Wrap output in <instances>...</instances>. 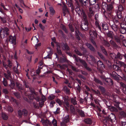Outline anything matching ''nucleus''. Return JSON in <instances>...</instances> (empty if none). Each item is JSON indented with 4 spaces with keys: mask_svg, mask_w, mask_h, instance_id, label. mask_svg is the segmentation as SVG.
<instances>
[{
    "mask_svg": "<svg viewBox=\"0 0 126 126\" xmlns=\"http://www.w3.org/2000/svg\"><path fill=\"white\" fill-rule=\"evenodd\" d=\"M88 22L87 20H86L83 23L81 24V28L82 29L84 30H87L88 29Z\"/></svg>",
    "mask_w": 126,
    "mask_h": 126,
    "instance_id": "39448f33",
    "label": "nucleus"
},
{
    "mask_svg": "<svg viewBox=\"0 0 126 126\" xmlns=\"http://www.w3.org/2000/svg\"><path fill=\"white\" fill-rule=\"evenodd\" d=\"M9 33V29L7 28H1L0 29V35L1 38H4L5 35H8Z\"/></svg>",
    "mask_w": 126,
    "mask_h": 126,
    "instance_id": "f257e3e1",
    "label": "nucleus"
},
{
    "mask_svg": "<svg viewBox=\"0 0 126 126\" xmlns=\"http://www.w3.org/2000/svg\"><path fill=\"white\" fill-rule=\"evenodd\" d=\"M49 9L50 15L53 16L55 14V11L53 7H49Z\"/></svg>",
    "mask_w": 126,
    "mask_h": 126,
    "instance_id": "2eb2a0df",
    "label": "nucleus"
},
{
    "mask_svg": "<svg viewBox=\"0 0 126 126\" xmlns=\"http://www.w3.org/2000/svg\"><path fill=\"white\" fill-rule=\"evenodd\" d=\"M108 5L105 2H103L102 3V7L104 10L107 9V8Z\"/></svg>",
    "mask_w": 126,
    "mask_h": 126,
    "instance_id": "aec40b11",
    "label": "nucleus"
},
{
    "mask_svg": "<svg viewBox=\"0 0 126 126\" xmlns=\"http://www.w3.org/2000/svg\"><path fill=\"white\" fill-rule=\"evenodd\" d=\"M41 95V99L42 101L44 102L46 100V99L45 97V96L43 95V94Z\"/></svg>",
    "mask_w": 126,
    "mask_h": 126,
    "instance_id": "338daca9",
    "label": "nucleus"
},
{
    "mask_svg": "<svg viewBox=\"0 0 126 126\" xmlns=\"http://www.w3.org/2000/svg\"><path fill=\"white\" fill-rule=\"evenodd\" d=\"M120 86L122 90L123 89L126 88V85L123 83L121 82L120 83Z\"/></svg>",
    "mask_w": 126,
    "mask_h": 126,
    "instance_id": "c03bdc74",
    "label": "nucleus"
},
{
    "mask_svg": "<svg viewBox=\"0 0 126 126\" xmlns=\"http://www.w3.org/2000/svg\"><path fill=\"white\" fill-rule=\"evenodd\" d=\"M121 33L122 34L126 33V24L124 23L121 24V28L120 29Z\"/></svg>",
    "mask_w": 126,
    "mask_h": 126,
    "instance_id": "7ed1b4c3",
    "label": "nucleus"
},
{
    "mask_svg": "<svg viewBox=\"0 0 126 126\" xmlns=\"http://www.w3.org/2000/svg\"><path fill=\"white\" fill-rule=\"evenodd\" d=\"M16 85L17 87L19 89L22 90L23 89V86L19 83L17 82L16 83Z\"/></svg>",
    "mask_w": 126,
    "mask_h": 126,
    "instance_id": "473e14b6",
    "label": "nucleus"
},
{
    "mask_svg": "<svg viewBox=\"0 0 126 126\" xmlns=\"http://www.w3.org/2000/svg\"><path fill=\"white\" fill-rule=\"evenodd\" d=\"M85 122L87 124H91L92 123L91 120L89 118L85 120Z\"/></svg>",
    "mask_w": 126,
    "mask_h": 126,
    "instance_id": "c9c22d12",
    "label": "nucleus"
},
{
    "mask_svg": "<svg viewBox=\"0 0 126 126\" xmlns=\"http://www.w3.org/2000/svg\"><path fill=\"white\" fill-rule=\"evenodd\" d=\"M111 28L114 31L116 32L118 30V27L117 25L113 24L112 25Z\"/></svg>",
    "mask_w": 126,
    "mask_h": 126,
    "instance_id": "dca6fc26",
    "label": "nucleus"
},
{
    "mask_svg": "<svg viewBox=\"0 0 126 126\" xmlns=\"http://www.w3.org/2000/svg\"><path fill=\"white\" fill-rule=\"evenodd\" d=\"M94 80L96 82L99 83L100 84L102 85V82L97 79H94Z\"/></svg>",
    "mask_w": 126,
    "mask_h": 126,
    "instance_id": "e2e57ef3",
    "label": "nucleus"
},
{
    "mask_svg": "<svg viewBox=\"0 0 126 126\" xmlns=\"http://www.w3.org/2000/svg\"><path fill=\"white\" fill-rule=\"evenodd\" d=\"M41 122L43 125L45 126H47L48 125H51V124L50 122L48 120H44V119H42L41 120Z\"/></svg>",
    "mask_w": 126,
    "mask_h": 126,
    "instance_id": "6e6552de",
    "label": "nucleus"
},
{
    "mask_svg": "<svg viewBox=\"0 0 126 126\" xmlns=\"http://www.w3.org/2000/svg\"><path fill=\"white\" fill-rule=\"evenodd\" d=\"M75 53L80 56H81L82 55V54L80 53L77 49H75L74 50Z\"/></svg>",
    "mask_w": 126,
    "mask_h": 126,
    "instance_id": "a19ab883",
    "label": "nucleus"
},
{
    "mask_svg": "<svg viewBox=\"0 0 126 126\" xmlns=\"http://www.w3.org/2000/svg\"><path fill=\"white\" fill-rule=\"evenodd\" d=\"M52 124L54 126H57V121L55 119H53L52 122Z\"/></svg>",
    "mask_w": 126,
    "mask_h": 126,
    "instance_id": "603ef678",
    "label": "nucleus"
},
{
    "mask_svg": "<svg viewBox=\"0 0 126 126\" xmlns=\"http://www.w3.org/2000/svg\"><path fill=\"white\" fill-rule=\"evenodd\" d=\"M73 57L75 58V60L77 62H79L81 63H85V61L82 60L80 59H79L75 55H73Z\"/></svg>",
    "mask_w": 126,
    "mask_h": 126,
    "instance_id": "1a4fd4ad",
    "label": "nucleus"
},
{
    "mask_svg": "<svg viewBox=\"0 0 126 126\" xmlns=\"http://www.w3.org/2000/svg\"><path fill=\"white\" fill-rule=\"evenodd\" d=\"M71 103L73 105H75L77 104V101L76 100V98H71Z\"/></svg>",
    "mask_w": 126,
    "mask_h": 126,
    "instance_id": "7c9ffc66",
    "label": "nucleus"
},
{
    "mask_svg": "<svg viewBox=\"0 0 126 126\" xmlns=\"http://www.w3.org/2000/svg\"><path fill=\"white\" fill-rule=\"evenodd\" d=\"M123 9L124 8L123 6L122 5H120L118 7V10L117 11L122 12L123 10Z\"/></svg>",
    "mask_w": 126,
    "mask_h": 126,
    "instance_id": "72a5a7b5",
    "label": "nucleus"
},
{
    "mask_svg": "<svg viewBox=\"0 0 126 126\" xmlns=\"http://www.w3.org/2000/svg\"><path fill=\"white\" fill-rule=\"evenodd\" d=\"M60 44L58 43L57 44V51L59 54L61 55L62 54V52L61 50L60 49Z\"/></svg>",
    "mask_w": 126,
    "mask_h": 126,
    "instance_id": "4468645a",
    "label": "nucleus"
},
{
    "mask_svg": "<svg viewBox=\"0 0 126 126\" xmlns=\"http://www.w3.org/2000/svg\"><path fill=\"white\" fill-rule=\"evenodd\" d=\"M109 118L110 119L112 122L115 121L116 120V117L115 115L113 113H111L109 115Z\"/></svg>",
    "mask_w": 126,
    "mask_h": 126,
    "instance_id": "f8f14e48",
    "label": "nucleus"
},
{
    "mask_svg": "<svg viewBox=\"0 0 126 126\" xmlns=\"http://www.w3.org/2000/svg\"><path fill=\"white\" fill-rule=\"evenodd\" d=\"M61 46L63 50H67L69 49V48L66 44H61Z\"/></svg>",
    "mask_w": 126,
    "mask_h": 126,
    "instance_id": "ddd939ff",
    "label": "nucleus"
},
{
    "mask_svg": "<svg viewBox=\"0 0 126 126\" xmlns=\"http://www.w3.org/2000/svg\"><path fill=\"white\" fill-rule=\"evenodd\" d=\"M68 6L69 7H71V10L73 11L74 10V7L73 6V5L72 3L71 2H68L67 4Z\"/></svg>",
    "mask_w": 126,
    "mask_h": 126,
    "instance_id": "f704fd0d",
    "label": "nucleus"
},
{
    "mask_svg": "<svg viewBox=\"0 0 126 126\" xmlns=\"http://www.w3.org/2000/svg\"><path fill=\"white\" fill-rule=\"evenodd\" d=\"M110 56L112 59L115 58L116 59V56L115 54L114 53H111L110 54Z\"/></svg>",
    "mask_w": 126,
    "mask_h": 126,
    "instance_id": "8fccbe9b",
    "label": "nucleus"
},
{
    "mask_svg": "<svg viewBox=\"0 0 126 126\" xmlns=\"http://www.w3.org/2000/svg\"><path fill=\"white\" fill-rule=\"evenodd\" d=\"M86 45L91 50L94 51L95 50L94 48L90 44L88 43H86Z\"/></svg>",
    "mask_w": 126,
    "mask_h": 126,
    "instance_id": "f3484780",
    "label": "nucleus"
},
{
    "mask_svg": "<svg viewBox=\"0 0 126 126\" xmlns=\"http://www.w3.org/2000/svg\"><path fill=\"white\" fill-rule=\"evenodd\" d=\"M96 0H89V3L90 5H93L96 2Z\"/></svg>",
    "mask_w": 126,
    "mask_h": 126,
    "instance_id": "ea45409f",
    "label": "nucleus"
},
{
    "mask_svg": "<svg viewBox=\"0 0 126 126\" xmlns=\"http://www.w3.org/2000/svg\"><path fill=\"white\" fill-rule=\"evenodd\" d=\"M22 112L23 114L25 116H26L28 112L26 109H24L22 110Z\"/></svg>",
    "mask_w": 126,
    "mask_h": 126,
    "instance_id": "6e6d98bb",
    "label": "nucleus"
},
{
    "mask_svg": "<svg viewBox=\"0 0 126 126\" xmlns=\"http://www.w3.org/2000/svg\"><path fill=\"white\" fill-rule=\"evenodd\" d=\"M55 103V101H51L50 104V106L51 107H53Z\"/></svg>",
    "mask_w": 126,
    "mask_h": 126,
    "instance_id": "bf43d9fd",
    "label": "nucleus"
},
{
    "mask_svg": "<svg viewBox=\"0 0 126 126\" xmlns=\"http://www.w3.org/2000/svg\"><path fill=\"white\" fill-rule=\"evenodd\" d=\"M61 28L64 31L65 33H68L67 30L66 29L64 25H61Z\"/></svg>",
    "mask_w": 126,
    "mask_h": 126,
    "instance_id": "e433bc0d",
    "label": "nucleus"
},
{
    "mask_svg": "<svg viewBox=\"0 0 126 126\" xmlns=\"http://www.w3.org/2000/svg\"><path fill=\"white\" fill-rule=\"evenodd\" d=\"M60 61L61 62L69 63L68 61L66 60L65 58L64 57H63V58H61L60 59Z\"/></svg>",
    "mask_w": 126,
    "mask_h": 126,
    "instance_id": "2f4dec72",
    "label": "nucleus"
},
{
    "mask_svg": "<svg viewBox=\"0 0 126 126\" xmlns=\"http://www.w3.org/2000/svg\"><path fill=\"white\" fill-rule=\"evenodd\" d=\"M97 65L98 67L101 69L105 68V66L103 63H97Z\"/></svg>",
    "mask_w": 126,
    "mask_h": 126,
    "instance_id": "c756f323",
    "label": "nucleus"
},
{
    "mask_svg": "<svg viewBox=\"0 0 126 126\" xmlns=\"http://www.w3.org/2000/svg\"><path fill=\"white\" fill-rule=\"evenodd\" d=\"M120 115L122 116L126 117V113L124 111H122L120 112Z\"/></svg>",
    "mask_w": 126,
    "mask_h": 126,
    "instance_id": "37998d69",
    "label": "nucleus"
},
{
    "mask_svg": "<svg viewBox=\"0 0 126 126\" xmlns=\"http://www.w3.org/2000/svg\"><path fill=\"white\" fill-rule=\"evenodd\" d=\"M3 83L4 85L5 86H6L7 85V83L6 79L3 78Z\"/></svg>",
    "mask_w": 126,
    "mask_h": 126,
    "instance_id": "4d7b16f0",
    "label": "nucleus"
},
{
    "mask_svg": "<svg viewBox=\"0 0 126 126\" xmlns=\"http://www.w3.org/2000/svg\"><path fill=\"white\" fill-rule=\"evenodd\" d=\"M95 26L96 28H98L100 30H101V28L97 20H96L95 23Z\"/></svg>",
    "mask_w": 126,
    "mask_h": 126,
    "instance_id": "c85d7f7f",
    "label": "nucleus"
},
{
    "mask_svg": "<svg viewBox=\"0 0 126 126\" xmlns=\"http://www.w3.org/2000/svg\"><path fill=\"white\" fill-rule=\"evenodd\" d=\"M99 88L103 93H104L105 92V90L103 87L102 86H99Z\"/></svg>",
    "mask_w": 126,
    "mask_h": 126,
    "instance_id": "052dcab7",
    "label": "nucleus"
},
{
    "mask_svg": "<svg viewBox=\"0 0 126 126\" xmlns=\"http://www.w3.org/2000/svg\"><path fill=\"white\" fill-rule=\"evenodd\" d=\"M7 73L8 75H7L6 73H4V76L7 79H8L9 77H11V73L10 72L9 70L7 71Z\"/></svg>",
    "mask_w": 126,
    "mask_h": 126,
    "instance_id": "4be33fe9",
    "label": "nucleus"
},
{
    "mask_svg": "<svg viewBox=\"0 0 126 126\" xmlns=\"http://www.w3.org/2000/svg\"><path fill=\"white\" fill-rule=\"evenodd\" d=\"M1 117L2 119L5 120H6L8 119L7 115L4 113H2L1 114Z\"/></svg>",
    "mask_w": 126,
    "mask_h": 126,
    "instance_id": "6ab92c4d",
    "label": "nucleus"
},
{
    "mask_svg": "<svg viewBox=\"0 0 126 126\" xmlns=\"http://www.w3.org/2000/svg\"><path fill=\"white\" fill-rule=\"evenodd\" d=\"M107 35L108 36L111 38L113 37V34L111 32H109L107 33Z\"/></svg>",
    "mask_w": 126,
    "mask_h": 126,
    "instance_id": "13d9d810",
    "label": "nucleus"
},
{
    "mask_svg": "<svg viewBox=\"0 0 126 126\" xmlns=\"http://www.w3.org/2000/svg\"><path fill=\"white\" fill-rule=\"evenodd\" d=\"M105 81L107 82H110L112 84V81L110 78H107L105 79Z\"/></svg>",
    "mask_w": 126,
    "mask_h": 126,
    "instance_id": "3c124183",
    "label": "nucleus"
},
{
    "mask_svg": "<svg viewBox=\"0 0 126 126\" xmlns=\"http://www.w3.org/2000/svg\"><path fill=\"white\" fill-rule=\"evenodd\" d=\"M18 113L19 117H21L22 115L23 114L22 111H21L20 110H19L18 111Z\"/></svg>",
    "mask_w": 126,
    "mask_h": 126,
    "instance_id": "0e129e2a",
    "label": "nucleus"
},
{
    "mask_svg": "<svg viewBox=\"0 0 126 126\" xmlns=\"http://www.w3.org/2000/svg\"><path fill=\"white\" fill-rule=\"evenodd\" d=\"M55 97V95L51 94L48 97V98L50 100H52L54 99Z\"/></svg>",
    "mask_w": 126,
    "mask_h": 126,
    "instance_id": "09e8293b",
    "label": "nucleus"
},
{
    "mask_svg": "<svg viewBox=\"0 0 126 126\" xmlns=\"http://www.w3.org/2000/svg\"><path fill=\"white\" fill-rule=\"evenodd\" d=\"M82 10H81V9L79 7H77L75 9V11L77 13H78L79 16H81L82 15Z\"/></svg>",
    "mask_w": 126,
    "mask_h": 126,
    "instance_id": "9d476101",
    "label": "nucleus"
},
{
    "mask_svg": "<svg viewBox=\"0 0 126 126\" xmlns=\"http://www.w3.org/2000/svg\"><path fill=\"white\" fill-rule=\"evenodd\" d=\"M31 94L30 98L31 99H34L37 101H39V100L40 97L38 96V93L35 92L34 91L31 92Z\"/></svg>",
    "mask_w": 126,
    "mask_h": 126,
    "instance_id": "f03ea898",
    "label": "nucleus"
},
{
    "mask_svg": "<svg viewBox=\"0 0 126 126\" xmlns=\"http://www.w3.org/2000/svg\"><path fill=\"white\" fill-rule=\"evenodd\" d=\"M113 68L115 70L117 71H120V67L116 64H113Z\"/></svg>",
    "mask_w": 126,
    "mask_h": 126,
    "instance_id": "412c9836",
    "label": "nucleus"
},
{
    "mask_svg": "<svg viewBox=\"0 0 126 126\" xmlns=\"http://www.w3.org/2000/svg\"><path fill=\"white\" fill-rule=\"evenodd\" d=\"M102 27L104 30H106L108 29L107 25V24H103L102 25Z\"/></svg>",
    "mask_w": 126,
    "mask_h": 126,
    "instance_id": "de8ad7c7",
    "label": "nucleus"
},
{
    "mask_svg": "<svg viewBox=\"0 0 126 126\" xmlns=\"http://www.w3.org/2000/svg\"><path fill=\"white\" fill-rule=\"evenodd\" d=\"M9 85L12 88V89L14 88L15 86V84L14 82L13 81H11V83Z\"/></svg>",
    "mask_w": 126,
    "mask_h": 126,
    "instance_id": "58836bf2",
    "label": "nucleus"
},
{
    "mask_svg": "<svg viewBox=\"0 0 126 126\" xmlns=\"http://www.w3.org/2000/svg\"><path fill=\"white\" fill-rule=\"evenodd\" d=\"M76 110L78 112L79 114L82 117H84L85 116V114L84 112L81 110L77 109Z\"/></svg>",
    "mask_w": 126,
    "mask_h": 126,
    "instance_id": "b1692460",
    "label": "nucleus"
},
{
    "mask_svg": "<svg viewBox=\"0 0 126 126\" xmlns=\"http://www.w3.org/2000/svg\"><path fill=\"white\" fill-rule=\"evenodd\" d=\"M56 102L60 106H61L62 105V102L59 99H57L56 100Z\"/></svg>",
    "mask_w": 126,
    "mask_h": 126,
    "instance_id": "a18cd8bd",
    "label": "nucleus"
},
{
    "mask_svg": "<svg viewBox=\"0 0 126 126\" xmlns=\"http://www.w3.org/2000/svg\"><path fill=\"white\" fill-rule=\"evenodd\" d=\"M82 15H81V16H82L83 18V19H84V21H85V20H87V16L85 13L84 11L83 10H82Z\"/></svg>",
    "mask_w": 126,
    "mask_h": 126,
    "instance_id": "393cba45",
    "label": "nucleus"
},
{
    "mask_svg": "<svg viewBox=\"0 0 126 126\" xmlns=\"http://www.w3.org/2000/svg\"><path fill=\"white\" fill-rule=\"evenodd\" d=\"M49 48L50 49V51L49 52H47V55L44 58L45 59L51 58V56L52 54V50H51V49L50 48Z\"/></svg>",
    "mask_w": 126,
    "mask_h": 126,
    "instance_id": "9b49d317",
    "label": "nucleus"
},
{
    "mask_svg": "<svg viewBox=\"0 0 126 126\" xmlns=\"http://www.w3.org/2000/svg\"><path fill=\"white\" fill-rule=\"evenodd\" d=\"M103 44L105 46L109 47L110 46L109 43L105 40H104L103 42Z\"/></svg>",
    "mask_w": 126,
    "mask_h": 126,
    "instance_id": "79ce46f5",
    "label": "nucleus"
},
{
    "mask_svg": "<svg viewBox=\"0 0 126 126\" xmlns=\"http://www.w3.org/2000/svg\"><path fill=\"white\" fill-rule=\"evenodd\" d=\"M0 18L3 22L5 23L6 22V20L5 18V17H2L0 16Z\"/></svg>",
    "mask_w": 126,
    "mask_h": 126,
    "instance_id": "774afa93",
    "label": "nucleus"
},
{
    "mask_svg": "<svg viewBox=\"0 0 126 126\" xmlns=\"http://www.w3.org/2000/svg\"><path fill=\"white\" fill-rule=\"evenodd\" d=\"M69 26L70 29L71 31L72 32H73L74 31V29L73 27L72 26L71 24H69Z\"/></svg>",
    "mask_w": 126,
    "mask_h": 126,
    "instance_id": "69168bd1",
    "label": "nucleus"
},
{
    "mask_svg": "<svg viewBox=\"0 0 126 126\" xmlns=\"http://www.w3.org/2000/svg\"><path fill=\"white\" fill-rule=\"evenodd\" d=\"M80 2L83 5L86 6L88 4V0H79Z\"/></svg>",
    "mask_w": 126,
    "mask_h": 126,
    "instance_id": "a211bd4d",
    "label": "nucleus"
},
{
    "mask_svg": "<svg viewBox=\"0 0 126 126\" xmlns=\"http://www.w3.org/2000/svg\"><path fill=\"white\" fill-rule=\"evenodd\" d=\"M89 34L90 36L93 38L97 37V33L94 31L92 30L90 31L89 32Z\"/></svg>",
    "mask_w": 126,
    "mask_h": 126,
    "instance_id": "423d86ee",
    "label": "nucleus"
},
{
    "mask_svg": "<svg viewBox=\"0 0 126 126\" xmlns=\"http://www.w3.org/2000/svg\"><path fill=\"white\" fill-rule=\"evenodd\" d=\"M70 110L71 111L72 113H74L75 112V109L73 107L72 105H71L70 107Z\"/></svg>",
    "mask_w": 126,
    "mask_h": 126,
    "instance_id": "5fc2aeb1",
    "label": "nucleus"
},
{
    "mask_svg": "<svg viewBox=\"0 0 126 126\" xmlns=\"http://www.w3.org/2000/svg\"><path fill=\"white\" fill-rule=\"evenodd\" d=\"M114 3V2L113 1H112L111 2V4H110L108 5L107 8V10L108 12V13L110 14L111 13L110 11L113 8V6H112V4H113Z\"/></svg>",
    "mask_w": 126,
    "mask_h": 126,
    "instance_id": "0eeeda50",
    "label": "nucleus"
},
{
    "mask_svg": "<svg viewBox=\"0 0 126 126\" xmlns=\"http://www.w3.org/2000/svg\"><path fill=\"white\" fill-rule=\"evenodd\" d=\"M9 42L13 45H15L16 44V37L14 36H10L9 37Z\"/></svg>",
    "mask_w": 126,
    "mask_h": 126,
    "instance_id": "20e7f679",
    "label": "nucleus"
},
{
    "mask_svg": "<svg viewBox=\"0 0 126 126\" xmlns=\"http://www.w3.org/2000/svg\"><path fill=\"white\" fill-rule=\"evenodd\" d=\"M82 65L84 66V67H85L87 70L89 71L91 70V69L90 68L87 67V63H82Z\"/></svg>",
    "mask_w": 126,
    "mask_h": 126,
    "instance_id": "864d4df0",
    "label": "nucleus"
},
{
    "mask_svg": "<svg viewBox=\"0 0 126 126\" xmlns=\"http://www.w3.org/2000/svg\"><path fill=\"white\" fill-rule=\"evenodd\" d=\"M69 116L68 115H67L63 118V121L65 122V123H67L69 121Z\"/></svg>",
    "mask_w": 126,
    "mask_h": 126,
    "instance_id": "a878e982",
    "label": "nucleus"
},
{
    "mask_svg": "<svg viewBox=\"0 0 126 126\" xmlns=\"http://www.w3.org/2000/svg\"><path fill=\"white\" fill-rule=\"evenodd\" d=\"M33 40V42L35 43H37L39 42V40L37 38L36 36L33 37L31 39V40Z\"/></svg>",
    "mask_w": 126,
    "mask_h": 126,
    "instance_id": "5701e85b",
    "label": "nucleus"
},
{
    "mask_svg": "<svg viewBox=\"0 0 126 126\" xmlns=\"http://www.w3.org/2000/svg\"><path fill=\"white\" fill-rule=\"evenodd\" d=\"M110 109V110L112 111H118L117 109L114 107H111Z\"/></svg>",
    "mask_w": 126,
    "mask_h": 126,
    "instance_id": "49530a36",
    "label": "nucleus"
},
{
    "mask_svg": "<svg viewBox=\"0 0 126 126\" xmlns=\"http://www.w3.org/2000/svg\"><path fill=\"white\" fill-rule=\"evenodd\" d=\"M63 9V11L66 12V13H69V12L67 6L65 5H64Z\"/></svg>",
    "mask_w": 126,
    "mask_h": 126,
    "instance_id": "bb28decb",
    "label": "nucleus"
},
{
    "mask_svg": "<svg viewBox=\"0 0 126 126\" xmlns=\"http://www.w3.org/2000/svg\"><path fill=\"white\" fill-rule=\"evenodd\" d=\"M117 58L120 60H121L122 59V56L118 52L116 57V58Z\"/></svg>",
    "mask_w": 126,
    "mask_h": 126,
    "instance_id": "4c0bfd02",
    "label": "nucleus"
},
{
    "mask_svg": "<svg viewBox=\"0 0 126 126\" xmlns=\"http://www.w3.org/2000/svg\"><path fill=\"white\" fill-rule=\"evenodd\" d=\"M10 100L11 101H13V102H15L16 103V104L18 105V103L17 102L16 100H15V99L13 97H11V99H10Z\"/></svg>",
    "mask_w": 126,
    "mask_h": 126,
    "instance_id": "680f3d73",
    "label": "nucleus"
},
{
    "mask_svg": "<svg viewBox=\"0 0 126 126\" xmlns=\"http://www.w3.org/2000/svg\"><path fill=\"white\" fill-rule=\"evenodd\" d=\"M117 15L119 18H121L122 17V13L121 12L117 11Z\"/></svg>",
    "mask_w": 126,
    "mask_h": 126,
    "instance_id": "cd10ccee",
    "label": "nucleus"
}]
</instances>
